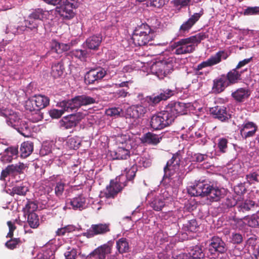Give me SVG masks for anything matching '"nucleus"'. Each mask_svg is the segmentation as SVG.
I'll return each mask as SVG.
<instances>
[{
    "label": "nucleus",
    "instance_id": "f257e3e1",
    "mask_svg": "<svg viewBox=\"0 0 259 259\" xmlns=\"http://www.w3.org/2000/svg\"><path fill=\"white\" fill-rule=\"evenodd\" d=\"M187 104L180 102L171 101L164 110L153 115L150 119V124L154 130H162L169 126L180 115L186 113Z\"/></svg>",
    "mask_w": 259,
    "mask_h": 259
},
{
    "label": "nucleus",
    "instance_id": "f03ea898",
    "mask_svg": "<svg viewBox=\"0 0 259 259\" xmlns=\"http://www.w3.org/2000/svg\"><path fill=\"white\" fill-rule=\"evenodd\" d=\"M188 191L193 196H206L211 202L219 201L225 196L222 189L205 181L199 182L196 185L191 186Z\"/></svg>",
    "mask_w": 259,
    "mask_h": 259
},
{
    "label": "nucleus",
    "instance_id": "7ed1b4c3",
    "mask_svg": "<svg viewBox=\"0 0 259 259\" xmlns=\"http://www.w3.org/2000/svg\"><path fill=\"white\" fill-rule=\"evenodd\" d=\"M184 152L182 150H178L176 153L172 154V156L166 163L164 167L165 175L164 178L166 180L167 179L169 185L174 188H178L182 183V180L178 175L175 176L170 175L168 177L166 176L167 171L170 170H176L179 168L180 163L183 159Z\"/></svg>",
    "mask_w": 259,
    "mask_h": 259
},
{
    "label": "nucleus",
    "instance_id": "20e7f679",
    "mask_svg": "<svg viewBox=\"0 0 259 259\" xmlns=\"http://www.w3.org/2000/svg\"><path fill=\"white\" fill-rule=\"evenodd\" d=\"M45 11L41 9H36L33 10L25 20L24 24L26 25L29 32L33 35L38 33V27L40 21L44 18Z\"/></svg>",
    "mask_w": 259,
    "mask_h": 259
},
{
    "label": "nucleus",
    "instance_id": "39448f33",
    "mask_svg": "<svg viewBox=\"0 0 259 259\" xmlns=\"http://www.w3.org/2000/svg\"><path fill=\"white\" fill-rule=\"evenodd\" d=\"M229 56V54L225 50L218 51L214 55L211 56L206 61H203L197 65L195 69L196 74L198 75H202L203 72L200 71L202 68L217 65L222 61V59L226 60Z\"/></svg>",
    "mask_w": 259,
    "mask_h": 259
},
{
    "label": "nucleus",
    "instance_id": "423d86ee",
    "mask_svg": "<svg viewBox=\"0 0 259 259\" xmlns=\"http://www.w3.org/2000/svg\"><path fill=\"white\" fill-rule=\"evenodd\" d=\"M170 47L175 50L174 54L178 55L190 54L195 50V46L192 44L189 37L173 42Z\"/></svg>",
    "mask_w": 259,
    "mask_h": 259
},
{
    "label": "nucleus",
    "instance_id": "0eeeda50",
    "mask_svg": "<svg viewBox=\"0 0 259 259\" xmlns=\"http://www.w3.org/2000/svg\"><path fill=\"white\" fill-rule=\"evenodd\" d=\"M113 246V242L109 241L106 243L101 245L89 253L87 258L92 259H105L106 255L110 254L112 252Z\"/></svg>",
    "mask_w": 259,
    "mask_h": 259
},
{
    "label": "nucleus",
    "instance_id": "6e6552de",
    "mask_svg": "<svg viewBox=\"0 0 259 259\" xmlns=\"http://www.w3.org/2000/svg\"><path fill=\"white\" fill-rule=\"evenodd\" d=\"M110 231L109 223H98L93 224L91 227L83 233L87 238H91L97 235H103Z\"/></svg>",
    "mask_w": 259,
    "mask_h": 259
},
{
    "label": "nucleus",
    "instance_id": "1a4fd4ad",
    "mask_svg": "<svg viewBox=\"0 0 259 259\" xmlns=\"http://www.w3.org/2000/svg\"><path fill=\"white\" fill-rule=\"evenodd\" d=\"M84 117V114L80 112L63 117L59 121L60 127L63 130L75 127Z\"/></svg>",
    "mask_w": 259,
    "mask_h": 259
},
{
    "label": "nucleus",
    "instance_id": "9d476101",
    "mask_svg": "<svg viewBox=\"0 0 259 259\" xmlns=\"http://www.w3.org/2000/svg\"><path fill=\"white\" fill-rule=\"evenodd\" d=\"M78 7V3L76 0H66L59 9L58 12L63 18L70 19L74 16L73 9Z\"/></svg>",
    "mask_w": 259,
    "mask_h": 259
},
{
    "label": "nucleus",
    "instance_id": "9b49d317",
    "mask_svg": "<svg viewBox=\"0 0 259 259\" xmlns=\"http://www.w3.org/2000/svg\"><path fill=\"white\" fill-rule=\"evenodd\" d=\"M174 59L168 58L167 59L163 60L157 62L155 65H153L152 69H155V73L158 76L160 75H166L173 68V62Z\"/></svg>",
    "mask_w": 259,
    "mask_h": 259
},
{
    "label": "nucleus",
    "instance_id": "f8f14e48",
    "mask_svg": "<svg viewBox=\"0 0 259 259\" xmlns=\"http://www.w3.org/2000/svg\"><path fill=\"white\" fill-rule=\"evenodd\" d=\"M227 246L221 238L213 236L210 240L208 251L211 254L216 253H224L227 250Z\"/></svg>",
    "mask_w": 259,
    "mask_h": 259
},
{
    "label": "nucleus",
    "instance_id": "ddd939ff",
    "mask_svg": "<svg viewBox=\"0 0 259 259\" xmlns=\"http://www.w3.org/2000/svg\"><path fill=\"white\" fill-rule=\"evenodd\" d=\"M174 91L169 89L160 90L158 94L156 95L153 94L152 96L147 97V101L150 104L155 105L161 101L167 100L174 95Z\"/></svg>",
    "mask_w": 259,
    "mask_h": 259
},
{
    "label": "nucleus",
    "instance_id": "4468645a",
    "mask_svg": "<svg viewBox=\"0 0 259 259\" xmlns=\"http://www.w3.org/2000/svg\"><path fill=\"white\" fill-rule=\"evenodd\" d=\"M106 74V71L102 67L92 68L86 73L84 80L88 84H93L96 81L102 79Z\"/></svg>",
    "mask_w": 259,
    "mask_h": 259
},
{
    "label": "nucleus",
    "instance_id": "2eb2a0df",
    "mask_svg": "<svg viewBox=\"0 0 259 259\" xmlns=\"http://www.w3.org/2000/svg\"><path fill=\"white\" fill-rule=\"evenodd\" d=\"M147 198L150 207L155 211L161 210L165 205L164 198H162L160 194L157 195L155 191L149 193Z\"/></svg>",
    "mask_w": 259,
    "mask_h": 259
},
{
    "label": "nucleus",
    "instance_id": "dca6fc26",
    "mask_svg": "<svg viewBox=\"0 0 259 259\" xmlns=\"http://www.w3.org/2000/svg\"><path fill=\"white\" fill-rule=\"evenodd\" d=\"M123 188L119 180L117 178L115 180H112L109 185L106 188L104 195L107 198H114L122 190Z\"/></svg>",
    "mask_w": 259,
    "mask_h": 259
},
{
    "label": "nucleus",
    "instance_id": "f3484780",
    "mask_svg": "<svg viewBox=\"0 0 259 259\" xmlns=\"http://www.w3.org/2000/svg\"><path fill=\"white\" fill-rule=\"evenodd\" d=\"M203 12L195 13L192 15L186 21L184 22L180 26L179 32L184 35L188 33L193 26L199 20L202 15Z\"/></svg>",
    "mask_w": 259,
    "mask_h": 259
},
{
    "label": "nucleus",
    "instance_id": "a211bd4d",
    "mask_svg": "<svg viewBox=\"0 0 259 259\" xmlns=\"http://www.w3.org/2000/svg\"><path fill=\"white\" fill-rule=\"evenodd\" d=\"M155 36L154 33L152 34H147L146 32L144 34L133 33L132 39L135 45L144 46L152 41Z\"/></svg>",
    "mask_w": 259,
    "mask_h": 259
},
{
    "label": "nucleus",
    "instance_id": "6ab92c4d",
    "mask_svg": "<svg viewBox=\"0 0 259 259\" xmlns=\"http://www.w3.org/2000/svg\"><path fill=\"white\" fill-rule=\"evenodd\" d=\"M225 74H222L213 80L212 90L215 94H220L224 92L226 88L229 87Z\"/></svg>",
    "mask_w": 259,
    "mask_h": 259
},
{
    "label": "nucleus",
    "instance_id": "aec40b11",
    "mask_svg": "<svg viewBox=\"0 0 259 259\" xmlns=\"http://www.w3.org/2000/svg\"><path fill=\"white\" fill-rule=\"evenodd\" d=\"M147 112V109L142 105H134L128 107L126 112L127 117L133 119L139 118L144 116Z\"/></svg>",
    "mask_w": 259,
    "mask_h": 259
},
{
    "label": "nucleus",
    "instance_id": "412c9836",
    "mask_svg": "<svg viewBox=\"0 0 259 259\" xmlns=\"http://www.w3.org/2000/svg\"><path fill=\"white\" fill-rule=\"evenodd\" d=\"M247 69L243 71H239L236 68L229 71L226 74H225L226 79L229 84L230 85L238 83L242 79L241 74L244 71H246Z\"/></svg>",
    "mask_w": 259,
    "mask_h": 259
},
{
    "label": "nucleus",
    "instance_id": "4be33fe9",
    "mask_svg": "<svg viewBox=\"0 0 259 259\" xmlns=\"http://www.w3.org/2000/svg\"><path fill=\"white\" fill-rule=\"evenodd\" d=\"M250 95L249 90L246 88H240L231 94V97L237 102H243Z\"/></svg>",
    "mask_w": 259,
    "mask_h": 259
},
{
    "label": "nucleus",
    "instance_id": "5701e85b",
    "mask_svg": "<svg viewBox=\"0 0 259 259\" xmlns=\"http://www.w3.org/2000/svg\"><path fill=\"white\" fill-rule=\"evenodd\" d=\"M210 112L215 118H217L222 121H225L228 119L229 114L226 110V108L224 106H217L212 107Z\"/></svg>",
    "mask_w": 259,
    "mask_h": 259
},
{
    "label": "nucleus",
    "instance_id": "b1692460",
    "mask_svg": "<svg viewBox=\"0 0 259 259\" xmlns=\"http://www.w3.org/2000/svg\"><path fill=\"white\" fill-rule=\"evenodd\" d=\"M102 40V36L101 34L93 35L88 37L85 40L86 47L93 50L97 51Z\"/></svg>",
    "mask_w": 259,
    "mask_h": 259
},
{
    "label": "nucleus",
    "instance_id": "393cba45",
    "mask_svg": "<svg viewBox=\"0 0 259 259\" xmlns=\"http://www.w3.org/2000/svg\"><path fill=\"white\" fill-rule=\"evenodd\" d=\"M50 179V181L56 182L54 188L55 193L57 197H60L64 191L65 181H63L60 175H53Z\"/></svg>",
    "mask_w": 259,
    "mask_h": 259
},
{
    "label": "nucleus",
    "instance_id": "a878e982",
    "mask_svg": "<svg viewBox=\"0 0 259 259\" xmlns=\"http://www.w3.org/2000/svg\"><path fill=\"white\" fill-rule=\"evenodd\" d=\"M35 103V107H36V111L39 112L40 110L47 107L50 104L49 97L42 95H35V101H32V103Z\"/></svg>",
    "mask_w": 259,
    "mask_h": 259
},
{
    "label": "nucleus",
    "instance_id": "bb28decb",
    "mask_svg": "<svg viewBox=\"0 0 259 259\" xmlns=\"http://www.w3.org/2000/svg\"><path fill=\"white\" fill-rule=\"evenodd\" d=\"M161 139V136L151 132H148L142 137L141 141L143 143L156 145L160 142Z\"/></svg>",
    "mask_w": 259,
    "mask_h": 259
},
{
    "label": "nucleus",
    "instance_id": "cd10ccee",
    "mask_svg": "<svg viewBox=\"0 0 259 259\" xmlns=\"http://www.w3.org/2000/svg\"><path fill=\"white\" fill-rule=\"evenodd\" d=\"M86 199L82 195L70 199L68 202L74 210H82L85 208Z\"/></svg>",
    "mask_w": 259,
    "mask_h": 259
},
{
    "label": "nucleus",
    "instance_id": "c85d7f7f",
    "mask_svg": "<svg viewBox=\"0 0 259 259\" xmlns=\"http://www.w3.org/2000/svg\"><path fill=\"white\" fill-rule=\"evenodd\" d=\"M60 107L64 111H72L78 109V106L75 97L71 100L63 101L60 103Z\"/></svg>",
    "mask_w": 259,
    "mask_h": 259
},
{
    "label": "nucleus",
    "instance_id": "c756f323",
    "mask_svg": "<svg viewBox=\"0 0 259 259\" xmlns=\"http://www.w3.org/2000/svg\"><path fill=\"white\" fill-rule=\"evenodd\" d=\"M64 70V63L62 61L55 62L52 65L51 73L54 78H57L62 75Z\"/></svg>",
    "mask_w": 259,
    "mask_h": 259
},
{
    "label": "nucleus",
    "instance_id": "7c9ffc66",
    "mask_svg": "<svg viewBox=\"0 0 259 259\" xmlns=\"http://www.w3.org/2000/svg\"><path fill=\"white\" fill-rule=\"evenodd\" d=\"M33 150V143L31 141L24 142L21 144L20 151V156L23 158L29 156Z\"/></svg>",
    "mask_w": 259,
    "mask_h": 259
},
{
    "label": "nucleus",
    "instance_id": "2f4dec72",
    "mask_svg": "<svg viewBox=\"0 0 259 259\" xmlns=\"http://www.w3.org/2000/svg\"><path fill=\"white\" fill-rule=\"evenodd\" d=\"M116 248L120 254L127 253L130 251L129 242L125 238H121L116 241Z\"/></svg>",
    "mask_w": 259,
    "mask_h": 259
},
{
    "label": "nucleus",
    "instance_id": "473e14b6",
    "mask_svg": "<svg viewBox=\"0 0 259 259\" xmlns=\"http://www.w3.org/2000/svg\"><path fill=\"white\" fill-rule=\"evenodd\" d=\"M15 129L18 133L25 137H29L31 135L30 128L27 122L22 119Z\"/></svg>",
    "mask_w": 259,
    "mask_h": 259
},
{
    "label": "nucleus",
    "instance_id": "72a5a7b5",
    "mask_svg": "<svg viewBox=\"0 0 259 259\" xmlns=\"http://www.w3.org/2000/svg\"><path fill=\"white\" fill-rule=\"evenodd\" d=\"M78 107L82 106H87L94 104L96 102V99L86 95H82L75 96Z\"/></svg>",
    "mask_w": 259,
    "mask_h": 259
},
{
    "label": "nucleus",
    "instance_id": "f704fd0d",
    "mask_svg": "<svg viewBox=\"0 0 259 259\" xmlns=\"http://www.w3.org/2000/svg\"><path fill=\"white\" fill-rule=\"evenodd\" d=\"M28 191L29 189L27 184L26 183H22L19 185L14 187L12 188L11 194L13 196L15 194L20 196H25Z\"/></svg>",
    "mask_w": 259,
    "mask_h": 259
},
{
    "label": "nucleus",
    "instance_id": "c9c22d12",
    "mask_svg": "<svg viewBox=\"0 0 259 259\" xmlns=\"http://www.w3.org/2000/svg\"><path fill=\"white\" fill-rule=\"evenodd\" d=\"M189 254L193 259H201L204 256V253L202 251V247L199 245L193 246L190 250Z\"/></svg>",
    "mask_w": 259,
    "mask_h": 259
},
{
    "label": "nucleus",
    "instance_id": "e433bc0d",
    "mask_svg": "<svg viewBox=\"0 0 259 259\" xmlns=\"http://www.w3.org/2000/svg\"><path fill=\"white\" fill-rule=\"evenodd\" d=\"M22 119H21L16 112H13L10 113L7 118V122L9 125L11 126L15 129L18 126V124L20 123Z\"/></svg>",
    "mask_w": 259,
    "mask_h": 259
},
{
    "label": "nucleus",
    "instance_id": "4c0bfd02",
    "mask_svg": "<svg viewBox=\"0 0 259 259\" xmlns=\"http://www.w3.org/2000/svg\"><path fill=\"white\" fill-rule=\"evenodd\" d=\"M192 44L195 46V47L199 44L201 41L208 38V34L207 32H201L196 35L189 37Z\"/></svg>",
    "mask_w": 259,
    "mask_h": 259
},
{
    "label": "nucleus",
    "instance_id": "58836bf2",
    "mask_svg": "<svg viewBox=\"0 0 259 259\" xmlns=\"http://www.w3.org/2000/svg\"><path fill=\"white\" fill-rule=\"evenodd\" d=\"M115 155L117 159H126L130 156V152L128 149L119 146L116 150Z\"/></svg>",
    "mask_w": 259,
    "mask_h": 259
},
{
    "label": "nucleus",
    "instance_id": "ea45409f",
    "mask_svg": "<svg viewBox=\"0 0 259 259\" xmlns=\"http://www.w3.org/2000/svg\"><path fill=\"white\" fill-rule=\"evenodd\" d=\"M145 32L147 34H152V33L155 34V31L152 29L147 24L143 23L136 27L133 33L144 34Z\"/></svg>",
    "mask_w": 259,
    "mask_h": 259
},
{
    "label": "nucleus",
    "instance_id": "a19ab883",
    "mask_svg": "<svg viewBox=\"0 0 259 259\" xmlns=\"http://www.w3.org/2000/svg\"><path fill=\"white\" fill-rule=\"evenodd\" d=\"M27 215V222L32 228H37L39 225V221L38 215L36 213H32Z\"/></svg>",
    "mask_w": 259,
    "mask_h": 259
},
{
    "label": "nucleus",
    "instance_id": "79ce46f5",
    "mask_svg": "<svg viewBox=\"0 0 259 259\" xmlns=\"http://www.w3.org/2000/svg\"><path fill=\"white\" fill-rule=\"evenodd\" d=\"M22 244V241L20 238L10 239L5 243V246L10 250H14L18 248Z\"/></svg>",
    "mask_w": 259,
    "mask_h": 259
},
{
    "label": "nucleus",
    "instance_id": "37998d69",
    "mask_svg": "<svg viewBox=\"0 0 259 259\" xmlns=\"http://www.w3.org/2000/svg\"><path fill=\"white\" fill-rule=\"evenodd\" d=\"M37 204L36 202L32 201H28L25 204L23 210L25 215L30 213H35L34 211L37 209Z\"/></svg>",
    "mask_w": 259,
    "mask_h": 259
},
{
    "label": "nucleus",
    "instance_id": "c03bdc74",
    "mask_svg": "<svg viewBox=\"0 0 259 259\" xmlns=\"http://www.w3.org/2000/svg\"><path fill=\"white\" fill-rule=\"evenodd\" d=\"M11 174H22L26 168V166L23 163L19 162L16 164H11L8 165Z\"/></svg>",
    "mask_w": 259,
    "mask_h": 259
},
{
    "label": "nucleus",
    "instance_id": "a18cd8bd",
    "mask_svg": "<svg viewBox=\"0 0 259 259\" xmlns=\"http://www.w3.org/2000/svg\"><path fill=\"white\" fill-rule=\"evenodd\" d=\"M75 230V227L72 225H68L57 229L56 231V236H64L67 233H71Z\"/></svg>",
    "mask_w": 259,
    "mask_h": 259
},
{
    "label": "nucleus",
    "instance_id": "49530a36",
    "mask_svg": "<svg viewBox=\"0 0 259 259\" xmlns=\"http://www.w3.org/2000/svg\"><path fill=\"white\" fill-rule=\"evenodd\" d=\"M256 205L254 201L251 200H246L239 205L240 210L243 212L251 210Z\"/></svg>",
    "mask_w": 259,
    "mask_h": 259
},
{
    "label": "nucleus",
    "instance_id": "de8ad7c7",
    "mask_svg": "<svg viewBox=\"0 0 259 259\" xmlns=\"http://www.w3.org/2000/svg\"><path fill=\"white\" fill-rule=\"evenodd\" d=\"M51 51L48 52L47 55L50 54L52 52L56 53L58 54H61V43L57 41L55 39H53L51 42Z\"/></svg>",
    "mask_w": 259,
    "mask_h": 259
},
{
    "label": "nucleus",
    "instance_id": "09e8293b",
    "mask_svg": "<svg viewBox=\"0 0 259 259\" xmlns=\"http://www.w3.org/2000/svg\"><path fill=\"white\" fill-rule=\"evenodd\" d=\"M72 54L80 60H84L88 57V51L80 49H76L72 51Z\"/></svg>",
    "mask_w": 259,
    "mask_h": 259
},
{
    "label": "nucleus",
    "instance_id": "8fccbe9b",
    "mask_svg": "<svg viewBox=\"0 0 259 259\" xmlns=\"http://www.w3.org/2000/svg\"><path fill=\"white\" fill-rule=\"evenodd\" d=\"M3 151L4 153L6 151H8V153L11 152V153L13 154H18V153L17 147H8L7 145H5L3 143H0V155H2L3 154Z\"/></svg>",
    "mask_w": 259,
    "mask_h": 259
},
{
    "label": "nucleus",
    "instance_id": "3c124183",
    "mask_svg": "<svg viewBox=\"0 0 259 259\" xmlns=\"http://www.w3.org/2000/svg\"><path fill=\"white\" fill-rule=\"evenodd\" d=\"M81 141L78 137H73L69 139L67 142L70 149H76L79 147Z\"/></svg>",
    "mask_w": 259,
    "mask_h": 259
},
{
    "label": "nucleus",
    "instance_id": "603ef678",
    "mask_svg": "<svg viewBox=\"0 0 259 259\" xmlns=\"http://www.w3.org/2000/svg\"><path fill=\"white\" fill-rule=\"evenodd\" d=\"M166 2H167L166 0H150L147 2V6L160 9L165 5Z\"/></svg>",
    "mask_w": 259,
    "mask_h": 259
},
{
    "label": "nucleus",
    "instance_id": "864d4df0",
    "mask_svg": "<svg viewBox=\"0 0 259 259\" xmlns=\"http://www.w3.org/2000/svg\"><path fill=\"white\" fill-rule=\"evenodd\" d=\"M259 176V170L252 171L249 174L246 175V179L250 184H253L254 182L258 183L259 180L258 177Z\"/></svg>",
    "mask_w": 259,
    "mask_h": 259
},
{
    "label": "nucleus",
    "instance_id": "5fc2aeb1",
    "mask_svg": "<svg viewBox=\"0 0 259 259\" xmlns=\"http://www.w3.org/2000/svg\"><path fill=\"white\" fill-rule=\"evenodd\" d=\"M228 141L227 139L225 138L219 139L218 147L219 149L220 152L223 153L226 152L228 149Z\"/></svg>",
    "mask_w": 259,
    "mask_h": 259
},
{
    "label": "nucleus",
    "instance_id": "6e6d98bb",
    "mask_svg": "<svg viewBox=\"0 0 259 259\" xmlns=\"http://www.w3.org/2000/svg\"><path fill=\"white\" fill-rule=\"evenodd\" d=\"M247 224L249 226L252 228L259 227V217L256 214H252L248 218Z\"/></svg>",
    "mask_w": 259,
    "mask_h": 259
},
{
    "label": "nucleus",
    "instance_id": "4d7b16f0",
    "mask_svg": "<svg viewBox=\"0 0 259 259\" xmlns=\"http://www.w3.org/2000/svg\"><path fill=\"white\" fill-rule=\"evenodd\" d=\"M32 101H35V96L32 98H29L27 101H26L25 103V108L26 110L30 112L34 111L36 113L37 108L35 107V103H32Z\"/></svg>",
    "mask_w": 259,
    "mask_h": 259
},
{
    "label": "nucleus",
    "instance_id": "13d9d810",
    "mask_svg": "<svg viewBox=\"0 0 259 259\" xmlns=\"http://www.w3.org/2000/svg\"><path fill=\"white\" fill-rule=\"evenodd\" d=\"M259 14V7H248L244 10L243 15L245 16Z\"/></svg>",
    "mask_w": 259,
    "mask_h": 259
},
{
    "label": "nucleus",
    "instance_id": "bf43d9fd",
    "mask_svg": "<svg viewBox=\"0 0 259 259\" xmlns=\"http://www.w3.org/2000/svg\"><path fill=\"white\" fill-rule=\"evenodd\" d=\"M122 109L118 107L110 108L106 110V114L111 117H117L119 115Z\"/></svg>",
    "mask_w": 259,
    "mask_h": 259
},
{
    "label": "nucleus",
    "instance_id": "052dcab7",
    "mask_svg": "<svg viewBox=\"0 0 259 259\" xmlns=\"http://www.w3.org/2000/svg\"><path fill=\"white\" fill-rule=\"evenodd\" d=\"M125 170L126 171V177L127 180L133 181L136 176V174L137 171V166L133 165L128 170L126 168Z\"/></svg>",
    "mask_w": 259,
    "mask_h": 259
},
{
    "label": "nucleus",
    "instance_id": "680f3d73",
    "mask_svg": "<svg viewBox=\"0 0 259 259\" xmlns=\"http://www.w3.org/2000/svg\"><path fill=\"white\" fill-rule=\"evenodd\" d=\"M185 227L187 228L188 231L194 232L196 231L198 226L196 220L192 219L188 221L187 223L185 224Z\"/></svg>",
    "mask_w": 259,
    "mask_h": 259
},
{
    "label": "nucleus",
    "instance_id": "e2e57ef3",
    "mask_svg": "<svg viewBox=\"0 0 259 259\" xmlns=\"http://www.w3.org/2000/svg\"><path fill=\"white\" fill-rule=\"evenodd\" d=\"M128 89H120L113 93L114 97L116 98H123L130 95Z\"/></svg>",
    "mask_w": 259,
    "mask_h": 259
},
{
    "label": "nucleus",
    "instance_id": "0e129e2a",
    "mask_svg": "<svg viewBox=\"0 0 259 259\" xmlns=\"http://www.w3.org/2000/svg\"><path fill=\"white\" fill-rule=\"evenodd\" d=\"M77 250L74 248L69 247L68 250L64 253L66 259H76L77 256Z\"/></svg>",
    "mask_w": 259,
    "mask_h": 259
},
{
    "label": "nucleus",
    "instance_id": "69168bd1",
    "mask_svg": "<svg viewBox=\"0 0 259 259\" xmlns=\"http://www.w3.org/2000/svg\"><path fill=\"white\" fill-rule=\"evenodd\" d=\"M257 131V129L254 128L247 132L243 130V129H240V134L243 139H246L248 138L254 136Z\"/></svg>",
    "mask_w": 259,
    "mask_h": 259
},
{
    "label": "nucleus",
    "instance_id": "338daca9",
    "mask_svg": "<svg viewBox=\"0 0 259 259\" xmlns=\"http://www.w3.org/2000/svg\"><path fill=\"white\" fill-rule=\"evenodd\" d=\"M193 161L196 162H202L203 161L206 160L208 156L207 154H203L201 153H196L192 156Z\"/></svg>",
    "mask_w": 259,
    "mask_h": 259
},
{
    "label": "nucleus",
    "instance_id": "774afa93",
    "mask_svg": "<svg viewBox=\"0 0 259 259\" xmlns=\"http://www.w3.org/2000/svg\"><path fill=\"white\" fill-rule=\"evenodd\" d=\"M6 33H12L14 35H18V25L10 23L9 24L6 30Z\"/></svg>",
    "mask_w": 259,
    "mask_h": 259
}]
</instances>
